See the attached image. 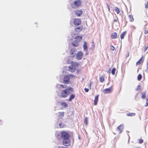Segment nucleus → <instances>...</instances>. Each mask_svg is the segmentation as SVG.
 <instances>
[{
	"label": "nucleus",
	"instance_id": "nucleus-1",
	"mask_svg": "<svg viewBox=\"0 0 148 148\" xmlns=\"http://www.w3.org/2000/svg\"><path fill=\"white\" fill-rule=\"evenodd\" d=\"M68 91H70L71 92H73V89L71 87H69L67 88L66 89H64L61 92V95L62 98H66V97L68 95L69 92Z\"/></svg>",
	"mask_w": 148,
	"mask_h": 148
},
{
	"label": "nucleus",
	"instance_id": "nucleus-2",
	"mask_svg": "<svg viewBox=\"0 0 148 148\" xmlns=\"http://www.w3.org/2000/svg\"><path fill=\"white\" fill-rule=\"evenodd\" d=\"M82 1L81 0H76L71 4V5L73 9H76L79 8L82 5Z\"/></svg>",
	"mask_w": 148,
	"mask_h": 148
},
{
	"label": "nucleus",
	"instance_id": "nucleus-3",
	"mask_svg": "<svg viewBox=\"0 0 148 148\" xmlns=\"http://www.w3.org/2000/svg\"><path fill=\"white\" fill-rule=\"evenodd\" d=\"M62 144L65 146H69L70 145L71 141L69 138H64L62 140Z\"/></svg>",
	"mask_w": 148,
	"mask_h": 148
},
{
	"label": "nucleus",
	"instance_id": "nucleus-4",
	"mask_svg": "<svg viewBox=\"0 0 148 148\" xmlns=\"http://www.w3.org/2000/svg\"><path fill=\"white\" fill-rule=\"evenodd\" d=\"M61 137L63 138H69V134L65 132H62L61 133Z\"/></svg>",
	"mask_w": 148,
	"mask_h": 148
},
{
	"label": "nucleus",
	"instance_id": "nucleus-5",
	"mask_svg": "<svg viewBox=\"0 0 148 148\" xmlns=\"http://www.w3.org/2000/svg\"><path fill=\"white\" fill-rule=\"evenodd\" d=\"M74 12L75 14L78 17L81 16L83 13V11L81 9H78L75 10Z\"/></svg>",
	"mask_w": 148,
	"mask_h": 148
},
{
	"label": "nucleus",
	"instance_id": "nucleus-6",
	"mask_svg": "<svg viewBox=\"0 0 148 148\" xmlns=\"http://www.w3.org/2000/svg\"><path fill=\"white\" fill-rule=\"evenodd\" d=\"M113 90L112 86L104 89L103 92L104 94H109Z\"/></svg>",
	"mask_w": 148,
	"mask_h": 148
},
{
	"label": "nucleus",
	"instance_id": "nucleus-7",
	"mask_svg": "<svg viewBox=\"0 0 148 148\" xmlns=\"http://www.w3.org/2000/svg\"><path fill=\"white\" fill-rule=\"evenodd\" d=\"M70 79L69 76L66 75L63 78V82L65 84H69L70 82Z\"/></svg>",
	"mask_w": 148,
	"mask_h": 148
},
{
	"label": "nucleus",
	"instance_id": "nucleus-8",
	"mask_svg": "<svg viewBox=\"0 0 148 148\" xmlns=\"http://www.w3.org/2000/svg\"><path fill=\"white\" fill-rule=\"evenodd\" d=\"M81 20L79 18H75L73 21L74 24L76 25H79L81 23Z\"/></svg>",
	"mask_w": 148,
	"mask_h": 148
},
{
	"label": "nucleus",
	"instance_id": "nucleus-9",
	"mask_svg": "<svg viewBox=\"0 0 148 148\" xmlns=\"http://www.w3.org/2000/svg\"><path fill=\"white\" fill-rule=\"evenodd\" d=\"M83 53L81 51H79L76 56V58L78 60H81L82 57Z\"/></svg>",
	"mask_w": 148,
	"mask_h": 148
},
{
	"label": "nucleus",
	"instance_id": "nucleus-10",
	"mask_svg": "<svg viewBox=\"0 0 148 148\" xmlns=\"http://www.w3.org/2000/svg\"><path fill=\"white\" fill-rule=\"evenodd\" d=\"M144 58L143 56H142L140 59L136 63V65H140V64H142L144 62Z\"/></svg>",
	"mask_w": 148,
	"mask_h": 148
},
{
	"label": "nucleus",
	"instance_id": "nucleus-11",
	"mask_svg": "<svg viewBox=\"0 0 148 148\" xmlns=\"http://www.w3.org/2000/svg\"><path fill=\"white\" fill-rule=\"evenodd\" d=\"M118 36L117 33L115 32L112 33L111 35V38L112 39H116L117 38Z\"/></svg>",
	"mask_w": 148,
	"mask_h": 148
},
{
	"label": "nucleus",
	"instance_id": "nucleus-12",
	"mask_svg": "<svg viewBox=\"0 0 148 148\" xmlns=\"http://www.w3.org/2000/svg\"><path fill=\"white\" fill-rule=\"evenodd\" d=\"M99 97V95H98L97 96H96L95 97V98L94 101V104L95 106H96L97 104V102L98 100Z\"/></svg>",
	"mask_w": 148,
	"mask_h": 148
},
{
	"label": "nucleus",
	"instance_id": "nucleus-13",
	"mask_svg": "<svg viewBox=\"0 0 148 148\" xmlns=\"http://www.w3.org/2000/svg\"><path fill=\"white\" fill-rule=\"evenodd\" d=\"M76 68L72 66L71 65L69 67V71L71 72H73L75 71Z\"/></svg>",
	"mask_w": 148,
	"mask_h": 148
},
{
	"label": "nucleus",
	"instance_id": "nucleus-14",
	"mask_svg": "<svg viewBox=\"0 0 148 148\" xmlns=\"http://www.w3.org/2000/svg\"><path fill=\"white\" fill-rule=\"evenodd\" d=\"M83 29V27L82 26L79 27H77L75 28V30L76 32H79L82 30Z\"/></svg>",
	"mask_w": 148,
	"mask_h": 148
},
{
	"label": "nucleus",
	"instance_id": "nucleus-15",
	"mask_svg": "<svg viewBox=\"0 0 148 148\" xmlns=\"http://www.w3.org/2000/svg\"><path fill=\"white\" fill-rule=\"evenodd\" d=\"M72 45L73 47H77L79 45L78 41L77 40L75 41L72 42Z\"/></svg>",
	"mask_w": 148,
	"mask_h": 148
},
{
	"label": "nucleus",
	"instance_id": "nucleus-16",
	"mask_svg": "<svg viewBox=\"0 0 148 148\" xmlns=\"http://www.w3.org/2000/svg\"><path fill=\"white\" fill-rule=\"evenodd\" d=\"M64 115V112H59L58 113V117L60 119H62Z\"/></svg>",
	"mask_w": 148,
	"mask_h": 148
},
{
	"label": "nucleus",
	"instance_id": "nucleus-17",
	"mask_svg": "<svg viewBox=\"0 0 148 148\" xmlns=\"http://www.w3.org/2000/svg\"><path fill=\"white\" fill-rule=\"evenodd\" d=\"M75 95L74 94H71L70 95L68 100L69 101H71L72 100L74 99L75 97Z\"/></svg>",
	"mask_w": 148,
	"mask_h": 148
},
{
	"label": "nucleus",
	"instance_id": "nucleus-18",
	"mask_svg": "<svg viewBox=\"0 0 148 148\" xmlns=\"http://www.w3.org/2000/svg\"><path fill=\"white\" fill-rule=\"evenodd\" d=\"M123 127L121 125L119 126L117 128V129L119 130V133H121L123 130Z\"/></svg>",
	"mask_w": 148,
	"mask_h": 148
},
{
	"label": "nucleus",
	"instance_id": "nucleus-19",
	"mask_svg": "<svg viewBox=\"0 0 148 148\" xmlns=\"http://www.w3.org/2000/svg\"><path fill=\"white\" fill-rule=\"evenodd\" d=\"M128 16L129 19L130 21V22H132L134 21V19L133 18V16L132 15L129 14Z\"/></svg>",
	"mask_w": 148,
	"mask_h": 148
},
{
	"label": "nucleus",
	"instance_id": "nucleus-20",
	"mask_svg": "<svg viewBox=\"0 0 148 148\" xmlns=\"http://www.w3.org/2000/svg\"><path fill=\"white\" fill-rule=\"evenodd\" d=\"M127 33V31H125L123 32L120 35V38L121 39H123L124 38V36Z\"/></svg>",
	"mask_w": 148,
	"mask_h": 148
},
{
	"label": "nucleus",
	"instance_id": "nucleus-21",
	"mask_svg": "<svg viewBox=\"0 0 148 148\" xmlns=\"http://www.w3.org/2000/svg\"><path fill=\"white\" fill-rule=\"evenodd\" d=\"M146 92L145 91L141 93V98L143 99H144L146 97Z\"/></svg>",
	"mask_w": 148,
	"mask_h": 148
},
{
	"label": "nucleus",
	"instance_id": "nucleus-22",
	"mask_svg": "<svg viewBox=\"0 0 148 148\" xmlns=\"http://www.w3.org/2000/svg\"><path fill=\"white\" fill-rule=\"evenodd\" d=\"M79 64L77 63V62H72L71 63V65L75 67L76 68V67L77 66H78Z\"/></svg>",
	"mask_w": 148,
	"mask_h": 148
},
{
	"label": "nucleus",
	"instance_id": "nucleus-23",
	"mask_svg": "<svg viewBox=\"0 0 148 148\" xmlns=\"http://www.w3.org/2000/svg\"><path fill=\"white\" fill-rule=\"evenodd\" d=\"M114 10L117 14H118L120 13L119 9L117 7H115L114 8Z\"/></svg>",
	"mask_w": 148,
	"mask_h": 148
},
{
	"label": "nucleus",
	"instance_id": "nucleus-24",
	"mask_svg": "<svg viewBox=\"0 0 148 148\" xmlns=\"http://www.w3.org/2000/svg\"><path fill=\"white\" fill-rule=\"evenodd\" d=\"M105 75H103L101 77H99V81L101 82H103L104 81V78Z\"/></svg>",
	"mask_w": 148,
	"mask_h": 148
},
{
	"label": "nucleus",
	"instance_id": "nucleus-25",
	"mask_svg": "<svg viewBox=\"0 0 148 148\" xmlns=\"http://www.w3.org/2000/svg\"><path fill=\"white\" fill-rule=\"evenodd\" d=\"M61 106L63 108H65L68 106L67 104L65 102H63L61 103Z\"/></svg>",
	"mask_w": 148,
	"mask_h": 148
},
{
	"label": "nucleus",
	"instance_id": "nucleus-26",
	"mask_svg": "<svg viewBox=\"0 0 148 148\" xmlns=\"http://www.w3.org/2000/svg\"><path fill=\"white\" fill-rule=\"evenodd\" d=\"M126 115L128 116H134L136 114L134 113H128Z\"/></svg>",
	"mask_w": 148,
	"mask_h": 148
},
{
	"label": "nucleus",
	"instance_id": "nucleus-27",
	"mask_svg": "<svg viewBox=\"0 0 148 148\" xmlns=\"http://www.w3.org/2000/svg\"><path fill=\"white\" fill-rule=\"evenodd\" d=\"M75 39L78 41H80L82 40V37L81 36H77L76 37Z\"/></svg>",
	"mask_w": 148,
	"mask_h": 148
},
{
	"label": "nucleus",
	"instance_id": "nucleus-28",
	"mask_svg": "<svg viewBox=\"0 0 148 148\" xmlns=\"http://www.w3.org/2000/svg\"><path fill=\"white\" fill-rule=\"evenodd\" d=\"M76 50L74 48H73L71 49V51H70V54L71 55H73L74 53V52H75V51Z\"/></svg>",
	"mask_w": 148,
	"mask_h": 148
},
{
	"label": "nucleus",
	"instance_id": "nucleus-29",
	"mask_svg": "<svg viewBox=\"0 0 148 148\" xmlns=\"http://www.w3.org/2000/svg\"><path fill=\"white\" fill-rule=\"evenodd\" d=\"M84 49V50H86L87 49V47L86 45V43L85 42H84V44L83 45Z\"/></svg>",
	"mask_w": 148,
	"mask_h": 148
},
{
	"label": "nucleus",
	"instance_id": "nucleus-30",
	"mask_svg": "<svg viewBox=\"0 0 148 148\" xmlns=\"http://www.w3.org/2000/svg\"><path fill=\"white\" fill-rule=\"evenodd\" d=\"M116 70V69L115 68H113L111 71V73L113 75H114L115 74V72Z\"/></svg>",
	"mask_w": 148,
	"mask_h": 148
},
{
	"label": "nucleus",
	"instance_id": "nucleus-31",
	"mask_svg": "<svg viewBox=\"0 0 148 148\" xmlns=\"http://www.w3.org/2000/svg\"><path fill=\"white\" fill-rule=\"evenodd\" d=\"M142 75L140 74H139L138 76V81H140L142 79Z\"/></svg>",
	"mask_w": 148,
	"mask_h": 148
},
{
	"label": "nucleus",
	"instance_id": "nucleus-32",
	"mask_svg": "<svg viewBox=\"0 0 148 148\" xmlns=\"http://www.w3.org/2000/svg\"><path fill=\"white\" fill-rule=\"evenodd\" d=\"M141 89V86L140 85H138L136 88V91L140 90Z\"/></svg>",
	"mask_w": 148,
	"mask_h": 148
},
{
	"label": "nucleus",
	"instance_id": "nucleus-33",
	"mask_svg": "<svg viewBox=\"0 0 148 148\" xmlns=\"http://www.w3.org/2000/svg\"><path fill=\"white\" fill-rule=\"evenodd\" d=\"M138 143L140 144H142L143 142V140L142 139H139L138 140Z\"/></svg>",
	"mask_w": 148,
	"mask_h": 148
},
{
	"label": "nucleus",
	"instance_id": "nucleus-34",
	"mask_svg": "<svg viewBox=\"0 0 148 148\" xmlns=\"http://www.w3.org/2000/svg\"><path fill=\"white\" fill-rule=\"evenodd\" d=\"M145 8L146 9H147L148 8V1H147L146 3L145 4Z\"/></svg>",
	"mask_w": 148,
	"mask_h": 148
},
{
	"label": "nucleus",
	"instance_id": "nucleus-35",
	"mask_svg": "<svg viewBox=\"0 0 148 148\" xmlns=\"http://www.w3.org/2000/svg\"><path fill=\"white\" fill-rule=\"evenodd\" d=\"M115 48L112 45H111L110 47V49L112 51H114V50Z\"/></svg>",
	"mask_w": 148,
	"mask_h": 148
},
{
	"label": "nucleus",
	"instance_id": "nucleus-36",
	"mask_svg": "<svg viewBox=\"0 0 148 148\" xmlns=\"http://www.w3.org/2000/svg\"><path fill=\"white\" fill-rule=\"evenodd\" d=\"M146 105H145V106L146 107L148 106V99L147 98L146 99Z\"/></svg>",
	"mask_w": 148,
	"mask_h": 148
},
{
	"label": "nucleus",
	"instance_id": "nucleus-37",
	"mask_svg": "<svg viewBox=\"0 0 148 148\" xmlns=\"http://www.w3.org/2000/svg\"><path fill=\"white\" fill-rule=\"evenodd\" d=\"M144 33L145 34H147L148 33V29H145L144 30Z\"/></svg>",
	"mask_w": 148,
	"mask_h": 148
},
{
	"label": "nucleus",
	"instance_id": "nucleus-38",
	"mask_svg": "<svg viewBox=\"0 0 148 148\" xmlns=\"http://www.w3.org/2000/svg\"><path fill=\"white\" fill-rule=\"evenodd\" d=\"M87 120H88V119H87V117H86L85 118L84 121L86 123V125L87 124Z\"/></svg>",
	"mask_w": 148,
	"mask_h": 148
},
{
	"label": "nucleus",
	"instance_id": "nucleus-39",
	"mask_svg": "<svg viewBox=\"0 0 148 148\" xmlns=\"http://www.w3.org/2000/svg\"><path fill=\"white\" fill-rule=\"evenodd\" d=\"M107 6L108 8V11L110 12V6L107 4Z\"/></svg>",
	"mask_w": 148,
	"mask_h": 148
},
{
	"label": "nucleus",
	"instance_id": "nucleus-40",
	"mask_svg": "<svg viewBox=\"0 0 148 148\" xmlns=\"http://www.w3.org/2000/svg\"><path fill=\"white\" fill-rule=\"evenodd\" d=\"M148 48V45L147 46H145V52L146 51L147 49Z\"/></svg>",
	"mask_w": 148,
	"mask_h": 148
},
{
	"label": "nucleus",
	"instance_id": "nucleus-41",
	"mask_svg": "<svg viewBox=\"0 0 148 148\" xmlns=\"http://www.w3.org/2000/svg\"><path fill=\"white\" fill-rule=\"evenodd\" d=\"M68 76H69V78H70V77H75V76L74 75H72V74L69 75Z\"/></svg>",
	"mask_w": 148,
	"mask_h": 148
},
{
	"label": "nucleus",
	"instance_id": "nucleus-42",
	"mask_svg": "<svg viewBox=\"0 0 148 148\" xmlns=\"http://www.w3.org/2000/svg\"><path fill=\"white\" fill-rule=\"evenodd\" d=\"M84 91L86 92H88V89L86 88H85L84 89Z\"/></svg>",
	"mask_w": 148,
	"mask_h": 148
},
{
	"label": "nucleus",
	"instance_id": "nucleus-43",
	"mask_svg": "<svg viewBox=\"0 0 148 148\" xmlns=\"http://www.w3.org/2000/svg\"><path fill=\"white\" fill-rule=\"evenodd\" d=\"M118 21V19L117 18V19H115L114 20V22H117V21Z\"/></svg>",
	"mask_w": 148,
	"mask_h": 148
},
{
	"label": "nucleus",
	"instance_id": "nucleus-44",
	"mask_svg": "<svg viewBox=\"0 0 148 148\" xmlns=\"http://www.w3.org/2000/svg\"><path fill=\"white\" fill-rule=\"evenodd\" d=\"M60 86H61V87H62V88H64L65 87H64V85H63L62 84H60Z\"/></svg>",
	"mask_w": 148,
	"mask_h": 148
},
{
	"label": "nucleus",
	"instance_id": "nucleus-45",
	"mask_svg": "<svg viewBox=\"0 0 148 148\" xmlns=\"http://www.w3.org/2000/svg\"><path fill=\"white\" fill-rule=\"evenodd\" d=\"M58 148H65V147L63 146H59Z\"/></svg>",
	"mask_w": 148,
	"mask_h": 148
},
{
	"label": "nucleus",
	"instance_id": "nucleus-46",
	"mask_svg": "<svg viewBox=\"0 0 148 148\" xmlns=\"http://www.w3.org/2000/svg\"><path fill=\"white\" fill-rule=\"evenodd\" d=\"M61 125V124H59V126H60V125Z\"/></svg>",
	"mask_w": 148,
	"mask_h": 148
},
{
	"label": "nucleus",
	"instance_id": "nucleus-47",
	"mask_svg": "<svg viewBox=\"0 0 148 148\" xmlns=\"http://www.w3.org/2000/svg\"><path fill=\"white\" fill-rule=\"evenodd\" d=\"M72 57H74V56H73Z\"/></svg>",
	"mask_w": 148,
	"mask_h": 148
},
{
	"label": "nucleus",
	"instance_id": "nucleus-48",
	"mask_svg": "<svg viewBox=\"0 0 148 148\" xmlns=\"http://www.w3.org/2000/svg\"><path fill=\"white\" fill-rule=\"evenodd\" d=\"M137 148H140L139 147H137Z\"/></svg>",
	"mask_w": 148,
	"mask_h": 148
}]
</instances>
